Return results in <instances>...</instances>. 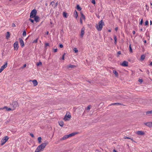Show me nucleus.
I'll return each instance as SVG.
<instances>
[{
  "mask_svg": "<svg viewBox=\"0 0 152 152\" xmlns=\"http://www.w3.org/2000/svg\"><path fill=\"white\" fill-rule=\"evenodd\" d=\"M47 144V142L42 143L37 147L35 152H39L42 151Z\"/></svg>",
  "mask_w": 152,
  "mask_h": 152,
  "instance_id": "1",
  "label": "nucleus"
},
{
  "mask_svg": "<svg viewBox=\"0 0 152 152\" xmlns=\"http://www.w3.org/2000/svg\"><path fill=\"white\" fill-rule=\"evenodd\" d=\"M104 25V23L103 22L102 20L99 21L98 25H96V28L98 31H100L102 30L103 26Z\"/></svg>",
  "mask_w": 152,
  "mask_h": 152,
  "instance_id": "2",
  "label": "nucleus"
},
{
  "mask_svg": "<svg viewBox=\"0 0 152 152\" xmlns=\"http://www.w3.org/2000/svg\"><path fill=\"white\" fill-rule=\"evenodd\" d=\"M37 13V11L36 10L34 9L31 12L30 14V18H34L36 16Z\"/></svg>",
  "mask_w": 152,
  "mask_h": 152,
  "instance_id": "3",
  "label": "nucleus"
},
{
  "mask_svg": "<svg viewBox=\"0 0 152 152\" xmlns=\"http://www.w3.org/2000/svg\"><path fill=\"white\" fill-rule=\"evenodd\" d=\"M9 138L8 136H5L2 138L1 141V145H3L7 141Z\"/></svg>",
  "mask_w": 152,
  "mask_h": 152,
  "instance_id": "4",
  "label": "nucleus"
},
{
  "mask_svg": "<svg viewBox=\"0 0 152 152\" xmlns=\"http://www.w3.org/2000/svg\"><path fill=\"white\" fill-rule=\"evenodd\" d=\"M18 105V102L16 101H14L12 103V108L13 109V110H14L16 108Z\"/></svg>",
  "mask_w": 152,
  "mask_h": 152,
  "instance_id": "5",
  "label": "nucleus"
},
{
  "mask_svg": "<svg viewBox=\"0 0 152 152\" xmlns=\"http://www.w3.org/2000/svg\"><path fill=\"white\" fill-rule=\"evenodd\" d=\"M13 46L15 50H17L18 48V42H16L14 43Z\"/></svg>",
  "mask_w": 152,
  "mask_h": 152,
  "instance_id": "6",
  "label": "nucleus"
},
{
  "mask_svg": "<svg viewBox=\"0 0 152 152\" xmlns=\"http://www.w3.org/2000/svg\"><path fill=\"white\" fill-rule=\"evenodd\" d=\"M19 40L20 45L22 47H23L24 46L23 41L21 38H19Z\"/></svg>",
  "mask_w": 152,
  "mask_h": 152,
  "instance_id": "7",
  "label": "nucleus"
},
{
  "mask_svg": "<svg viewBox=\"0 0 152 152\" xmlns=\"http://www.w3.org/2000/svg\"><path fill=\"white\" fill-rule=\"evenodd\" d=\"M85 29V28L83 27L82 28L81 30V34H80V36L81 38L83 37V36L84 34Z\"/></svg>",
  "mask_w": 152,
  "mask_h": 152,
  "instance_id": "8",
  "label": "nucleus"
},
{
  "mask_svg": "<svg viewBox=\"0 0 152 152\" xmlns=\"http://www.w3.org/2000/svg\"><path fill=\"white\" fill-rule=\"evenodd\" d=\"M144 124L150 128L152 127V122H147L144 123Z\"/></svg>",
  "mask_w": 152,
  "mask_h": 152,
  "instance_id": "9",
  "label": "nucleus"
},
{
  "mask_svg": "<svg viewBox=\"0 0 152 152\" xmlns=\"http://www.w3.org/2000/svg\"><path fill=\"white\" fill-rule=\"evenodd\" d=\"M4 109H6V110L7 111H10V110H13V109L12 108H8L6 106L4 107L1 108H0V110H3Z\"/></svg>",
  "mask_w": 152,
  "mask_h": 152,
  "instance_id": "10",
  "label": "nucleus"
},
{
  "mask_svg": "<svg viewBox=\"0 0 152 152\" xmlns=\"http://www.w3.org/2000/svg\"><path fill=\"white\" fill-rule=\"evenodd\" d=\"M128 63L126 61H124L121 64V65L124 66H128Z\"/></svg>",
  "mask_w": 152,
  "mask_h": 152,
  "instance_id": "11",
  "label": "nucleus"
},
{
  "mask_svg": "<svg viewBox=\"0 0 152 152\" xmlns=\"http://www.w3.org/2000/svg\"><path fill=\"white\" fill-rule=\"evenodd\" d=\"M136 133L138 135H143L145 134L143 132L140 131H137V132Z\"/></svg>",
  "mask_w": 152,
  "mask_h": 152,
  "instance_id": "12",
  "label": "nucleus"
},
{
  "mask_svg": "<svg viewBox=\"0 0 152 152\" xmlns=\"http://www.w3.org/2000/svg\"><path fill=\"white\" fill-rule=\"evenodd\" d=\"M71 117V116L70 115H67L66 114L65 116V117H64V119L66 121L67 120H68V119H67V118H70Z\"/></svg>",
  "mask_w": 152,
  "mask_h": 152,
  "instance_id": "13",
  "label": "nucleus"
},
{
  "mask_svg": "<svg viewBox=\"0 0 152 152\" xmlns=\"http://www.w3.org/2000/svg\"><path fill=\"white\" fill-rule=\"evenodd\" d=\"M34 18V20L36 22H38L39 21V16H36Z\"/></svg>",
  "mask_w": 152,
  "mask_h": 152,
  "instance_id": "14",
  "label": "nucleus"
},
{
  "mask_svg": "<svg viewBox=\"0 0 152 152\" xmlns=\"http://www.w3.org/2000/svg\"><path fill=\"white\" fill-rule=\"evenodd\" d=\"M7 63L6 62L5 64L1 66V68L3 70L4 69L6 68L7 66Z\"/></svg>",
  "mask_w": 152,
  "mask_h": 152,
  "instance_id": "15",
  "label": "nucleus"
},
{
  "mask_svg": "<svg viewBox=\"0 0 152 152\" xmlns=\"http://www.w3.org/2000/svg\"><path fill=\"white\" fill-rule=\"evenodd\" d=\"M32 82L34 86H36L38 84V82L35 80H33L32 81Z\"/></svg>",
  "mask_w": 152,
  "mask_h": 152,
  "instance_id": "16",
  "label": "nucleus"
},
{
  "mask_svg": "<svg viewBox=\"0 0 152 152\" xmlns=\"http://www.w3.org/2000/svg\"><path fill=\"white\" fill-rule=\"evenodd\" d=\"M69 137L68 136V135H65L61 139V140H65L66 139H67V138H69Z\"/></svg>",
  "mask_w": 152,
  "mask_h": 152,
  "instance_id": "17",
  "label": "nucleus"
},
{
  "mask_svg": "<svg viewBox=\"0 0 152 152\" xmlns=\"http://www.w3.org/2000/svg\"><path fill=\"white\" fill-rule=\"evenodd\" d=\"M146 114L149 115H152V110L147 111L146 112Z\"/></svg>",
  "mask_w": 152,
  "mask_h": 152,
  "instance_id": "18",
  "label": "nucleus"
},
{
  "mask_svg": "<svg viewBox=\"0 0 152 152\" xmlns=\"http://www.w3.org/2000/svg\"><path fill=\"white\" fill-rule=\"evenodd\" d=\"M113 74H114L115 75V77H118V72H116V71L113 70Z\"/></svg>",
  "mask_w": 152,
  "mask_h": 152,
  "instance_id": "19",
  "label": "nucleus"
},
{
  "mask_svg": "<svg viewBox=\"0 0 152 152\" xmlns=\"http://www.w3.org/2000/svg\"><path fill=\"white\" fill-rule=\"evenodd\" d=\"M67 68H74L76 67V66L75 65H74L70 64V65H69L68 66H67Z\"/></svg>",
  "mask_w": 152,
  "mask_h": 152,
  "instance_id": "20",
  "label": "nucleus"
},
{
  "mask_svg": "<svg viewBox=\"0 0 152 152\" xmlns=\"http://www.w3.org/2000/svg\"><path fill=\"white\" fill-rule=\"evenodd\" d=\"M80 14H81V17H80V18H81V19H83L84 20H85V15L82 12H81Z\"/></svg>",
  "mask_w": 152,
  "mask_h": 152,
  "instance_id": "21",
  "label": "nucleus"
},
{
  "mask_svg": "<svg viewBox=\"0 0 152 152\" xmlns=\"http://www.w3.org/2000/svg\"><path fill=\"white\" fill-rule=\"evenodd\" d=\"M10 34L9 32H7V33L6 37L7 39H8L10 38Z\"/></svg>",
  "mask_w": 152,
  "mask_h": 152,
  "instance_id": "22",
  "label": "nucleus"
},
{
  "mask_svg": "<svg viewBox=\"0 0 152 152\" xmlns=\"http://www.w3.org/2000/svg\"><path fill=\"white\" fill-rule=\"evenodd\" d=\"M59 125L61 127L63 126L64 125V122L62 121H61L60 122H59Z\"/></svg>",
  "mask_w": 152,
  "mask_h": 152,
  "instance_id": "23",
  "label": "nucleus"
},
{
  "mask_svg": "<svg viewBox=\"0 0 152 152\" xmlns=\"http://www.w3.org/2000/svg\"><path fill=\"white\" fill-rule=\"evenodd\" d=\"M77 134V133H72L68 135V136L69 137H70L74 136Z\"/></svg>",
  "mask_w": 152,
  "mask_h": 152,
  "instance_id": "24",
  "label": "nucleus"
},
{
  "mask_svg": "<svg viewBox=\"0 0 152 152\" xmlns=\"http://www.w3.org/2000/svg\"><path fill=\"white\" fill-rule=\"evenodd\" d=\"M74 17L77 18V17L78 15L77 12L75 10L74 12Z\"/></svg>",
  "mask_w": 152,
  "mask_h": 152,
  "instance_id": "25",
  "label": "nucleus"
},
{
  "mask_svg": "<svg viewBox=\"0 0 152 152\" xmlns=\"http://www.w3.org/2000/svg\"><path fill=\"white\" fill-rule=\"evenodd\" d=\"M122 105L120 103H112V104H110V105Z\"/></svg>",
  "mask_w": 152,
  "mask_h": 152,
  "instance_id": "26",
  "label": "nucleus"
},
{
  "mask_svg": "<svg viewBox=\"0 0 152 152\" xmlns=\"http://www.w3.org/2000/svg\"><path fill=\"white\" fill-rule=\"evenodd\" d=\"M77 9L79 11H80L81 10V8L79 5H77Z\"/></svg>",
  "mask_w": 152,
  "mask_h": 152,
  "instance_id": "27",
  "label": "nucleus"
},
{
  "mask_svg": "<svg viewBox=\"0 0 152 152\" xmlns=\"http://www.w3.org/2000/svg\"><path fill=\"white\" fill-rule=\"evenodd\" d=\"M145 56L144 55H141V60H143L144 59H145Z\"/></svg>",
  "mask_w": 152,
  "mask_h": 152,
  "instance_id": "28",
  "label": "nucleus"
},
{
  "mask_svg": "<svg viewBox=\"0 0 152 152\" xmlns=\"http://www.w3.org/2000/svg\"><path fill=\"white\" fill-rule=\"evenodd\" d=\"M67 13L65 12H63V15L64 17L66 18L67 17Z\"/></svg>",
  "mask_w": 152,
  "mask_h": 152,
  "instance_id": "29",
  "label": "nucleus"
},
{
  "mask_svg": "<svg viewBox=\"0 0 152 152\" xmlns=\"http://www.w3.org/2000/svg\"><path fill=\"white\" fill-rule=\"evenodd\" d=\"M41 137H39L38 138V142L39 143H40L41 142Z\"/></svg>",
  "mask_w": 152,
  "mask_h": 152,
  "instance_id": "30",
  "label": "nucleus"
},
{
  "mask_svg": "<svg viewBox=\"0 0 152 152\" xmlns=\"http://www.w3.org/2000/svg\"><path fill=\"white\" fill-rule=\"evenodd\" d=\"M26 33L25 31H23V36H25L26 35Z\"/></svg>",
  "mask_w": 152,
  "mask_h": 152,
  "instance_id": "31",
  "label": "nucleus"
},
{
  "mask_svg": "<svg viewBox=\"0 0 152 152\" xmlns=\"http://www.w3.org/2000/svg\"><path fill=\"white\" fill-rule=\"evenodd\" d=\"M129 48L130 52H131V53H132V48L131 47V44L129 45Z\"/></svg>",
  "mask_w": 152,
  "mask_h": 152,
  "instance_id": "32",
  "label": "nucleus"
},
{
  "mask_svg": "<svg viewBox=\"0 0 152 152\" xmlns=\"http://www.w3.org/2000/svg\"><path fill=\"white\" fill-rule=\"evenodd\" d=\"M42 64V63L41 62H39V63H37V66H39L40 65H41Z\"/></svg>",
  "mask_w": 152,
  "mask_h": 152,
  "instance_id": "33",
  "label": "nucleus"
},
{
  "mask_svg": "<svg viewBox=\"0 0 152 152\" xmlns=\"http://www.w3.org/2000/svg\"><path fill=\"white\" fill-rule=\"evenodd\" d=\"M91 106L90 105H88L86 109L87 110H89L91 108Z\"/></svg>",
  "mask_w": 152,
  "mask_h": 152,
  "instance_id": "34",
  "label": "nucleus"
},
{
  "mask_svg": "<svg viewBox=\"0 0 152 152\" xmlns=\"http://www.w3.org/2000/svg\"><path fill=\"white\" fill-rule=\"evenodd\" d=\"M74 50L75 51V52L76 53H77L78 52V50L76 48H75L74 49Z\"/></svg>",
  "mask_w": 152,
  "mask_h": 152,
  "instance_id": "35",
  "label": "nucleus"
},
{
  "mask_svg": "<svg viewBox=\"0 0 152 152\" xmlns=\"http://www.w3.org/2000/svg\"><path fill=\"white\" fill-rule=\"evenodd\" d=\"M38 40V38L36 39L35 40H34L33 42V43H37V42Z\"/></svg>",
  "mask_w": 152,
  "mask_h": 152,
  "instance_id": "36",
  "label": "nucleus"
},
{
  "mask_svg": "<svg viewBox=\"0 0 152 152\" xmlns=\"http://www.w3.org/2000/svg\"><path fill=\"white\" fill-rule=\"evenodd\" d=\"M29 20L32 23H34V20H33L31 18L29 19Z\"/></svg>",
  "mask_w": 152,
  "mask_h": 152,
  "instance_id": "37",
  "label": "nucleus"
},
{
  "mask_svg": "<svg viewBox=\"0 0 152 152\" xmlns=\"http://www.w3.org/2000/svg\"><path fill=\"white\" fill-rule=\"evenodd\" d=\"M143 19H142L140 21V25H142V24L143 23Z\"/></svg>",
  "mask_w": 152,
  "mask_h": 152,
  "instance_id": "38",
  "label": "nucleus"
},
{
  "mask_svg": "<svg viewBox=\"0 0 152 152\" xmlns=\"http://www.w3.org/2000/svg\"><path fill=\"white\" fill-rule=\"evenodd\" d=\"M145 26H147L148 25V20H146L145 22Z\"/></svg>",
  "mask_w": 152,
  "mask_h": 152,
  "instance_id": "39",
  "label": "nucleus"
},
{
  "mask_svg": "<svg viewBox=\"0 0 152 152\" xmlns=\"http://www.w3.org/2000/svg\"><path fill=\"white\" fill-rule=\"evenodd\" d=\"M91 2L92 3L94 4H96V2L95 0H92L91 1Z\"/></svg>",
  "mask_w": 152,
  "mask_h": 152,
  "instance_id": "40",
  "label": "nucleus"
},
{
  "mask_svg": "<svg viewBox=\"0 0 152 152\" xmlns=\"http://www.w3.org/2000/svg\"><path fill=\"white\" fill-rule=\"evenodd\" d=\"M139 82L142 83L143 81V80L142 79H139L138 80Z\"/></svg>",
  "mask_w": 152,
  "mask_h": 152,
  "instance_id": "41",
  "label": "nucleus"
},
{
  "mask_svg": "<svg viewBox=\"0 0 152 152\" xmlns=\"http://www.w3.org/2000/svg\"><path fill=\"white\" fill-rule=\"evenodd\" d=\"M45 47H47L48 46H49V44L48 43H46L45 44Z\"/></svg>",
  "mask_w": 152,
  "mask_h": 152,
  "instance_id": "42",
  "label": "nucleus"
},
{
  "mask_svg": "<svg viewBox=\"0 0 152 152\" xmlns=\"http://www.w3.org/2000/svg\"><path fill=\"white\" fill-rule=\"evenodd\" d=\"M57 49H53V52L54 53H56L57 52Z\"/></svg>",
  "mask_w": 152,
  "mask_h": 152,
  "instance_id": "43",
  "label": "nucleus"
},
{
  "mask_svg": "<svg viewBox=\"0 0 152 152\" xmlns=\"http://www.w3.org/2000/svg\"><path fill=\"white\" fill-rule=\"evenodd\" d=\"M65 55V53H64L62 57V60H64V56Z\"/></svg>",
  "mask_w": 152,
  "mask_h": 152,
  "instance_id": "44",
  "label": "nucleus"
},
{
  "mask_svg": "<svg viewBox=\"0 0 152 152\" xmlns=\"http://www.w3.org/2000/svg\"><path fill=\"white\" fill-rule=\"evenodd\" d=\"M30 135H31V136L32 137H33V138H34V134H32V133H31V134H30Z\"/></svg>",
  "mask_w": 152,
  "mask_h": 152,
  "instance_id": "45",
  "label": "nucleus"
},
{
  "mask_svg": "<svg viewBox=\"0 0 152 152\" xmlns=\"http://www.w3.org/2000/svg\"><path fill=\"white\" fill-rule=\"evenodd\" d=\"M124 138L125 139H131V138L126 136H125L124 137Z\"/></svg>",
  "mask_w": 152,
  "mask_h": 152,
  "instance_id": "46",
  "label": "nucleus"
},
{
  "mask_svg": "<svg viewBox=\"0 0 152 152\" xmlns=\"http://www.w3.org/2000/svg\"><path fill=\"white\" fill-rule=\"evenodd\" d=\"M117 37L115 35L114 36V40H117Z\"/></svg>",
  "mask_w": 152,
  "mask_h": 152,
  "instance_id": "47",
  "label": "nucleus"
},
{
  "mask_svg": "<svg viewBox=\"0 0 152 152\" xmlns=\"http://www.w3.org/2000/svg\"><path fill=\"white\" fill-rule=\"evenodd\" d=\"M59 47L60 48H62L63 47V45L62 44H60L59 46Z\"/></svg>",
  "mask_w": 152,
  "mask_h": 152,
  "instance_id": "48",
  "label": "nucleus"
},
{
  "mask_svg": "<svg viewBox=\"0 0 152 152\" xmlns=\"http://www.w3.org/2000/svg\"><path fill=\"white\" fill-rule=\"evenodd\" d=\"M80 23L81 24H82L83 22L82 21V19H81V18H80Z\"/></svg>",
  "mask_w": 152,
  "mask_h": 152,
  "instance_id": "49",
  "label": "nucleus"
},
{
  "mask_svg": "<svg viewBox=\"0 0 152 152\" xmlns=\"http://www.w3.org/2000/svg\"><path fill=\"white\" fill-rule=\"evenodd\" d=\"M12 26L13 27H15L16 26H15V24L14 23H13L12 24Z\"/></svg>",
  "mask_w": 152,
  "mask_h": 152,
  "instance_id": "50",
  "label": "nucleus"
},
{
  "mask_svg": "<svg viewBox=\"0 0 152 152\" xmlns=\"http://www.w3.org/2000/svg\"><path fill=\"white\" fill-rule=\"evenodd\" d=\"M146 9H147V10H148V9H149V7L147 5H146Z\"/></svg>",
  "mask_w": 152,
  "mask_h": 152,
  "instance_id": "51",
  "label": "nucleus"
},
{
  "mask_svg": "<svg viewBox=\"0 0 152 152\" xmlns=\"http://www.w3.org/2000/svg\"><path fill=\"white\" fill-rule=\"evenodd\" d=\"M54 2L53 1H52L51 2L50 4L52 5V6H53V4H54Z\"/></svg>",
  "mask_w": 152,
  "mask_h": 152,
  "instance_id": "52",
  "label": "nucleus"
},
{
  "mask_svg": "<svg viewBox=\"0 0 152 152\" xmlns=\"http://www.w3.org/2000/svg\"><path fill=\"white\" fill-rule=\"evenodd\" d=\"M118 55H120V54H121V52L120 51H119L118 52Z\"/></svg>",
  "mask_w": 152,
  "mask_h": 152,
  "instance_id": "53",
  "label": "nucleus"
},
{
  "mask_svg": "<svg viewBox=\"0 0 152 152\" xmlns=\"http://www.w3.org/2000/svg\"><path fill=\"white\" fill-rule=\"evenodd\" d=\"M3 70L1 68L0 69V73H1L2 71Z\"/></svg>",
  "mask_w": 152,
  "mask_h": 152,
  "instance_id": "54",
  "label": "nucleus"
},
{
  "mask_svg": "<svg viewBox=\"0 0 152 152\" xmlns=\"http://www.w3.org/2000/svg\"><path fill=\"white\" fill-rule=\"evenodd\" d=\"M26 66V64H25L23 66V68H24V67H25Z\"/></svg>",
  "mask_w": 152,
  "mask_h": 152,
  "instance_id": "55",
  "label": "nucleus"
},
{
  "mask_svg": "<svg viewBox=\"0 0 152 152\" xmlns=\"http://www.w3.org/2000/svg\"><path fill=\"white\" fill-rule=\"evenodd\" d=\"M118 27H116L115 28V31H117L118 30Z\"/></svg>",
  "mask_w": 152,
  "mask_h": 152,
  "instance_id": "56",
  "label": "nucleus"
},
{
  "mask_svg": "<svg viewBox=\"0 0 152 152\" xmlns=\"http://www.w3.org/2000/svg\"><path fill=\"white\" fill-rule=\"evenodd\" d=\"M58 2H57L56 3V4H55V7L57 6V5H58Z\"/></svg>",
  "mask_w": 152,
  "mask_h": 152,
  "instance_id": "57",
  "label": "nucleus"
},
{
  "mask_svg": "<svg viewBox=\"0 0 152 152\" xmlns=\"http://www.w3.org/2000/svg\"><path fill=\"white\" fill-rule=\"evenodd\" d=\"M113 152H117V151L116 150H115V149H114L113 150Z\"/></svg>",
  "mask_w": 152,
  "mask_h": 152,
  "instance_id": "58",
  "label": "nucleus"
},
{
  "mask_svg": "<svg viewBox=\"0 0 152 152\" xmlns=\"http://www.w3.org/2000/svg\"><path fill=\"white\" fill-rule=\"evenodd\" d=\"M132 33H133V34H135V31H133V32H132Z\"/></svg>",
  "mask_w": 152,
  "mask_h": 152,
  "instance_id": "59",
  "label": "nucleus"
},
{
  "mask_svg": "<svg viewBox=\"0 0 152 152\" xmlns=\"http://www.w3.org/2000/svg\"><path fill=\"white\" fill-rule=\"evenodd\" d=\"M147 73L148 74H149V71L148 70L147 71Z\"/></svg>",
  "mask_w": 152,
  "mask_h": 152,
  "instance_id": "60",
  "label": "nucleus"
},
{
  "mask_svg": "<svg viewBox=\"0 0 152 152\" xmlns=\"http://www.w3.org/2000/svg\"><path fill=\"white\" fill-rule=\"evenodd\" d=\"M150 23L151 25L152 24V21L151 20H150Z\"/></svg>",
  "mask_w": 152,
  "mask_h": 152,
  "instance_id": "61",
  "label": "nucleus"
},
{
  "mask_svg": "<svg viewBox=\"0 0 152 152\" xmlns=\"http://www.w3.org/2000/svg\"><path fill=\"white\" fill-rule=\"evenodd\" d=\"M117 42V40H115L114 42V43L116 44Z\"/></svg>",
  "mask_w": 152,
  "mask_h": 152,
  "instance_id": "62",
  "label": "nucleus"
},
{
  "mask_svg": "<svg viewBox=\"0 0 152 152\" xmlns=\"http://www.w3.org/2000/svg\"><path fill=\"white\" fill-rule=\"evenodd\" d=\"M147 42H146V40H145L144 41V43H146Z\"/></svg>",
  "mask_w": 152,
  "mask_h": 152,
  "instance_id": "63",
  "label": "nucleus"
},
{
  "mask_svg": "<svg viewBox=\"0 0 152 152\" xmlns=\"http://www.w3.org/2000/svg\"><path fill=\"white\" fill-rule=\"evenodd\" d=\"M150 65L151 66H152V62L150 63Z\"/></svg>",
  "mask_w": 152,
  "mask_h": 152,
  "instance_id": "64",
  "label": "nucleus"
}]
</instances>
